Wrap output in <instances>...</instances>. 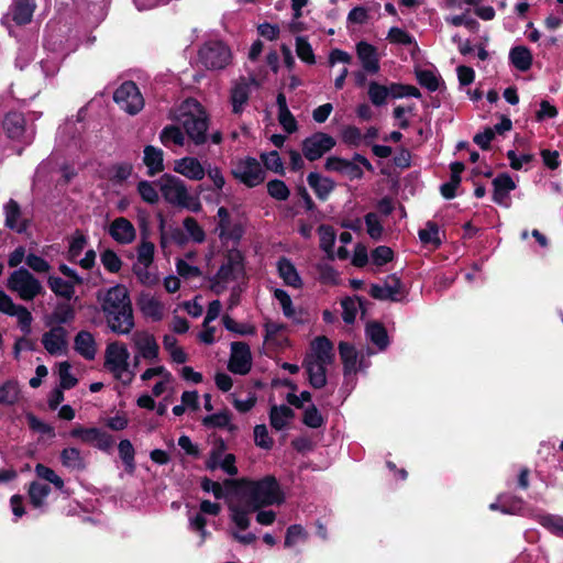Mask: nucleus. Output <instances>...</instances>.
<instances>
[{"label": "nucleus", "mask_w": 563, "mask_h": 563, "mask_svg": "<svg viewBox=\"0 0 563 563\" xmlns=\"http://www.w3.org/2000/svg\"><path fill=\"white\" fill-rule=\"evenodd\" d=\"M227 485L234 487V497L229 501L230 518L236 528L245 530L250 527L249 515L263 507L280 505L285 496L273 476H265L260 481L241 478L227 481Z\"/></svg>", "instance_id": "1"}, {"label": "nucleus", "mask_w": 563, "mask_h": 563, "mask_svg": "<svg viewBox=\"0 0 563 563\" xmlns=\"http://www.w3.org/2000/svg\"><path fill=\"white\" fill-rule=\"evenodd\" d=\"M97 300L112 332L124 335L133 330L135 324L132 302L124 285L118 284L98 290Z\"/></svg>", "instance_id": "2"}, {"label": "nucleus", "mask_w": 563, "mask_h": 563, "mask_svg": "<svg viewBox=\"0 0 563 563\" xmlns=\"http://www.w3.org/2000/svg\"><path fill=\"white\" fill-rule=\"evenodd\" d=\"M178 121L195 144L200 145L206 142L208 118L199 102L192 99L186 100L179 109Z\"/></svg>", "instance_id": "3"}, {"label": "nucleus", "mask_w": 563, "mask_h": 563, "mask_svg": "<svg viewBox=\"0 0 563 563\" xmlns=\"http://www.w3.org/2000/svg\"><path fill=\"white\" fill-rule=\"evenodd\" d=\"M243 279V257L239 251L231 250L225 255V260L217 274L212 277L210 288L216 295H220L232 287H238L236 285Z\"/></svg>", "instance_id": "4"}, {"label": "nucleus", "mask_w": 563, "mask_h": 563, "mask_svg": "<svg viewBox=\"0 0 563 563\" xmlns=\"http://www.w3.org/2000/svg\"><path fill=\"white\" fill-rule=\"evenodd\" d=\"M158 185L162 196L168 203L192 212H199L202 209L199 198L190 195L185 181L180 178L165 174L161 177Z\"/></svg>", "instance_id": "5"}, {"label": "nucleus", "mask_w": 563, "mask_h": 563, "mask_svg": "<svg viewBox=\"0 0 563 563\" xmlns=\"http://www.w3.org/2000/svg\"><path fill=\"white\" fill-rule=\"evenodd\" d=\"M129 358L130 352L124 343L114 341L107 345L104 351V368L123 386H129L134 378V372L130 368Z\"/></svg>", "instance_id": "6"}, {"label": "nucleus", "mask_w": 563, "mask_h": 563, "mask_svg": "<svg viewBox=\"0 0 563 563\" xmlns=\"http://www.w3.org/2000/svg\"><path fill=\"white\" fill-rule=\"evenodd\" d=\"M7 289L23 301H32L44 292L42 283L26 268L13 271L5 283Z\"/></svg>", "instance_id": "7"}, {"label": "nucleus", "mask_w": 563, "mask_h": 563, "mask_svg": "<svg viewBox=\"0 0 563 563\" xmlns=\"http://www.w3.org/2000/svg\"><path fill=\"white\" fill-rule=\"evenodd\" d=\"M155 245L142 239L136 250V261L132 265L133 274L144 286H154L158 283V275L153 268Z\"/></svg>", "instance_id": "8"}, {"label": "nucleus", "mask_w": 563, "mask_h": 563, "mask_svg": "<svg viewBox=\"0 0 563 563\" xmlns=\"http://www.w3.org/2000/svg\"><path fill=\"white\" fill-rule=\"evenodd\" d=\"M131 344L134 350V366H137L141 360L154 364L159 358V345L153 333L147 330H137L131 335Z\"/></svg>", "instance_id": "9"}, {"label": "nucleus", "mask_w": 563, "mask_h": 563, "mask_svg": "<svg viewBox=\"0 0 563 563\" xmlns=\"http://www.w3.org/2000/svg\"><path fill=\"white\" fill-rule=\"evenodd\" d=\"M114 102L126 113L134 115L144 108V98L133 81L123 82L113 95Z\"/></svg>", "instance_id": "10"}, {"label": "nucleus", "mask_w": 563, "mask_h": 563, "mask_svg": "<svg viewBox=\"0 0 563 563\" xmlns=\"http://www.w3.org/2000/svg\"><path fill=\"white\" fill-rule=\"evenodd\" d=\"M201 63L209 69H223L232 58L231 51L222 42H209L199 52Z\"/></svg>", "instance_id": "11"}, {"label": "nucleus", "mask_w": 563, "mask_h": 563, "mask_svg": "<svg viewBox=\"0 0 563 563\" xmlns=\"http://www.w3.org/2000/svg\"><path fill=\"white\" fill-rule=\"evenodd\" d=\"M0 312L15 317L18 327L25 335L32 331L33 317L29 309L22 305L15 303L13 299L3 290H0Z\"/></svg>", "instance_id": "12"}, {"label": "nucleus", "mask_w": 563, "mask_h": 563, "mask_svg": "<svg viewBox=\"0 0 563 563\" xmlns=\"http://www.w3.org/2000/svg\"><path fill=\"white\" fill-rule=\"evenodd\" d=\"M233 176L249 187H255L264 181L265 175L261 164L255 158H244L235 163Z\"/></svg>", "instance_id": "13"}, {"label": "nucleus", "mask_w": 563, "mask_h": 563, "mask_svg": "<svg viewBox=\"0 0 563 563\" xmlns=\"http://www.w3.org/2000/svg\"><path fill=\"white\" fill-rule=\"evenodd\" d=\"M70 437L79 440L82 443L95 445L100 450H109L113 444V439L110 434L98 428H85L76 426L70 431Z\"/></svg>", "instance_id": "14"}, {"label": "nucleus", "mask_w": 563, "mask_h": 563, "mask_svg": "<svg viewBox=\"0 0 563 563\" xmlns=\"http://www.w3.org/2000/svg\"><path fill=\"white\" fill-rule=\"evenodd\" d=\"M335 145L332 136L325 133H314L302 142V152L307 159L316 161Z\"/></svg>", "instance_id": "15"}, {"label": "nucleus", "mask_w": 563, "mask_h": 563, "mask_svg": "<svg viewBox=\"0 0 563 563\" xmlns=\"http://www.w3.org/2000/svg\"><path fill=\"white\" fill-rule=\"evenodd\" d=\"M251 86L260 87V81L255 77L240 78L231 88V104L234 113H241L247 104Z\"/></svg>", "instance_id": "16"}, {"label": "nucleus", "mask_w": 563, "mask_h": 563, "mask_svg": "<svg viewBox=\"0 0 563 563\" xmlns=\"http://www.w3.org/2000/svg\"><path fill=\"white\" fill-rule=\"evenodd\" d=\"M252 365L250 347L243 342H233L231 344V357L229 369L235 374L244 375L249 373Z\"/></svg>", "instance_id": "17"}, {"label": "nucleus", "mask_w": 563, "mask_h": 563, "mask_svg": "<svg viewBox=\"0 0 563 563\" xmlns=\"http://www.w3.org/2000/svg\"><path fill=\"white\" fill-rule=\"evenodd\" d=\"M173 169L175 173L194 181L202 180L206 176V167L195 156H185L174 161Z\"/></svg>", "instance_id": "18"}, {"label": "nucleus", "mask_w": 563, "mask_h": 563, "mask_svg": "<svg viewBox=\"0 0 563 563\" xmlns=\"http://www.w3.org/2000/svg\"><path fill=\"white\" fill-rule=\"evenodd\" d=\"M4 225L16 233H24L29 228V219L22 213L20 205L10 199L3 207Z\"/></svg>", "instance_id": "19"}, {"label": "nucleus", "mask_w": 563, "mask_h": 563, "mask_svg": "<svg viewBox=\"0 0 563 563\" xmlns=\"http://www.w3.org/2000/svg\"><path fill=\"white\" fill-rule=\"evenodd\" d=\"M110 236L122 245L131 244L136 238V230L133 223L126 218H115L108 230Z\"/></svg>", "instance_id": "20"}, {"label": "nucleus", "mask_w": 563, "mask_h": 563, "mask_svg": "<svg viewBox=\"0 0 563 563\" xmlns=\"http://www.w3.org/2000/svg\"><path fill=\"white\" fill-rule=\"evenodd\" d=\"M369 294L375 299L379 300H398L402 294V286L396 276H389L383 284H375L371 286Z\"/></svg>", "instance_id": "21"}, {"label": "nucleus", "mask_w": 563, "mask_h": 563, "mask_svg": "<svg viewBox=\"0 0 563 563\" xmlns=\"http://www.w3.org/2000/svg\"><path fill=\"white\" fill-rule=\"evenodd\" d=\"M67 332L63 327H54L43 334L42 343L52 355H62L67 350Z\"/></svg>", "instance_id": "22"}, {"label": "nucleus", "mask_w": 563, "mask_h": 563, "mask_svg": "<svg viewBox=\"0 0 563 563\" xmlns=\"http://www.w3.org/2000/svg\"><path fill=\"white\" fill-rule=\"evenodd\" d=\"M333 346L325 336L316 338L310 345V351L305 360L331 364L333 361Z\"/></svg>", "instance_id": "23"}, {"label": "nucleus", "mask_w": 563, "mask_h": 563, "mask_svg": "<svg viewBox=\"0 0 563 563\" xmlns=\"http://www.w3.org/2000/svg\"><path fill=\"white\" fill-rule=\"evenodd\" d=\"M141 312L153 321H159L165 313L164 303L152 295L143 294L137 301Z\"/></svg>", "instance_id": "24"}, {"label": "nucleus", "mask_w": 563, "mask_h": 563, "mask_svg": "<svg viewBox=\"0 0 563 563\" xmlns=\"http://www.w3.org/2000/svg\"><path fill=\"white\" fill-rule=\"evenodd\" d=\"M357 57L365 71L376 74L379 70V62L376 48L366 42H360L356 45Z\"/></svg>", "instance_id": "25"}, {"label": "nucleus", "mask_w": 563, "mask_h": 563, "mask_svg": "<svg viewBox=\"0 0 563 563\" xmlns=\"http://www.w3.org/2000/svg\"><path fill=\"white\" fill-rule=\"evenodd\" d=\"M3 130L8 137L12 140H22L26 132L25 119L22 113L9 112L3 120Z\"/></svg>", "instance_id": "26"}, {"label": "nucleus", "mask_w": 563, "mask_h": 563, "mask_svg": "<svg viewBox=\"0 0 563 563\" xmlns=\"http://www.w3.org/2000/svg\"><path fill=\"white\" fill-rule=\"evenodd\" d=\"M143 163L148 176H155L164 170V153L161 148L147 145L143 151Z\"/></svg>", "instance_id": "27"}, {"label": "nucleus", "mask_w": 563, "mask_h": 563, "mask_svg": "<svg viewBox=\"0 0 563 563\" xmlns=\"http://www.w3.org/2000/svg\"><path fill=\"white\" fill-rule=\"evenodd\" d=\"M277 271L279 277L284 280L287 286L294 288H300L302 280L295 267V265L286 257L280 258L277 262Z\"/></svg>", "instance_id": "28"}, {"label": "nucleus", "mask_w": 563, "mask_h": 563, "mask_svg": "<svg viewBox=\"0 0 563 563\" xmlns=\"http://www.w3.org/2000/svg\"><path fill=\"white\" fill-rule=\"evenodd\" d=\"M494 185V195L493 199L498 205H505L506 200L508 198V195L511 190L516 188L515 181L511 179V177L507 174L499 175L496 177L493 181Z\"/></svg>", "instance_id": "29"}, {"label": "nucleus", "mask_w": 563, "mask_h": 563, "mask_svg": "<svg viewBox=\"0 0 563 563\" xmlns=\"http://www.w3.org/2000/svg\"><path fill=\"white\" fill-rule=\"evenodd\" d=\"M22 397L20 384L15 379H8L0 384V405L14 406Z\"/></svg>", "instance_id": "30"}, {"label": "nucleus", "mask_w": 563, "mask_h": 563, "mask_svg": "<svg viewBox=\"0 0 563 563\" xmlns=\"http://www.w3.org/2000/svg\"><path fill=\"white\" fill-rule=\"evenodd\" d=\"M329 364L316 361H303V366L308 373L309 382L314 388H322L327 384L325 369Z\"/></svg>", "instance_id": "31"}, {"label": "nucleus", "mask_w": 563, "mask_h": 563, "mask_svg": "<svg viewBox=\"0 0 563 563\" xmlns=\"http://www.w3.org/2000/svg\"><path fill=\"white\" fill-rule=\"evenodd\" d=\"M35 8V0H14L12 19L18 24H26L31 22Z\"/></svg>", "instance_id": "32"}, {"label": "nucleus", "mask_w": 563, "mask_h": 563, "mask_svg": "<svg viewBox=\"0 0 563 563\" xmlns=\"http://www.w3.org/2000/svg\"><path fill=\"white\" fill-rule=\"evenodd\" d=\"M75 349L87 360H93L97 353L96 342L91 333L82 331L75 338Z\"/></svg>", "instance_id": "33"}, {"label": "nucleus", "mask_w": 563, "mask_h": 563, "mask_svg": "<svg viewBox=\"0 0 563 563\" xmlns=\"http://www.w3.org/2000/svg\"><path fill=\"white\" fill-rule=\"evenodd\" d=\"M294 417V411L289 407L282 405V406H273L271 408L269 412V421L271 426L279 431L283 430L289 421Z\"/></svg>", "instance_id": "34"}, {"label": "nucleus", "mask_w": 563, "mask_h": 563, "mask_svg": "<svg viewBox=\"0 0 563 563\" xmlns=\"http://www.w3.org/2000/svg\"><path fill=\"white\" fill-rule=\"evenodd\" d=\"M309 186L320 199H325L334 188V183L317 173H310L307 177Z\"/></svg>", "instance_id": "35"}, {"label": "nucleus", "mask_w": 563, "mask_h": 563, "mask_svg": "<svg viewBox=\"0 0 563 563\" xmlns=\"http://www.w3.org/2000/svg\"><path fill=\"white\" fill-rule=\"evenodd\" d=\"M62 464L74 471H82L86 468L85 459L80 451L76 448H66L60 452Z\"/></svg>", "instance_id": "36"}, {"label": "nucleus", "mask_w": 563, "mask_h": 563, "mask_svg": "<svg viewBox=\"0 0 563 563\" xmlns=\"http://www.w3.org/2000/svg\"><path fill=\"white\" fill-rule=\"evenodd\" d=\"M450 181L441 186V194L444 198L451 199L455 196V190L461 183V173L464 170V165L460 162L452 163Z\"/></svg>", "instance_id": "37"}, {"label": "nucleus", "mask_w": 563, "mask_h": 563, "mask_svg": "<svg viewBox=\"0 0 563 563\" xmlns=\"http://www.w3.org/2000/svg\"><path fill=\"white\" fill-rule=\"evenodd\" d=\"M49 289L58 297L64 299H71L75 295V284L69 280H64L60 277L51 276L47 280Z\"/></svg>", "instance_id": "38"}, {"label": "nucleus", "mask_w": 563, "mask_h": 563, "mask_svg": "<svg viewBox=\"0 0 563 563\" xmlns=\"http://www.w3.org/2000/svg\"><path fill=\"white\" fill-rule=\"evenodd\" d=\"M509 57L512 65L521 71H526L531 67L532 55L530 51L525 46L514 47L510 51Z\"/></svg>", "instance_id": "39"}, {"label": "nucleus", "mask_w": 563, "mask_h": 563, "mask_svg": "<svg viewBox=\"0 0 563 563\" xmlns=\"http://www.w3.org/2000/svg\"><path fill=\"white\" fill-rule=\"evenodd\" d=\"M366 336L380 351L385 350L388 344V335L386 329L379 323H369L366 327Z\"/></svg>", "instance_id": "40"}, {"label": "nucleus", "mask_w": 563, "mask_h": 563, "mask_svg": "<svg viewBox=\"0 0 563 563\" xmlns=\"http://www.w3.org/2000/svg\"><path fill=\"white\" fill-rule=\"evenodd\" d=\"M339 352L341 360L344 364V369L346 373L356 372L357 369V353L355 349L345 342H341L339 344Z\"/></svg>", "instance_id": "41"}, {"label": "nucleus", "mask_w": 563, "mask_h": 563, "mask_svg": "<svg viewBox=\"0 0 563 563\" xmlns=\"http://www.w3.org/2000/svg\"><path fill=\"white\" fill-rule=\"evenodd\" d=\"M318 233L320 235V247L327 253L328 257L333 260L334 252L333 245L335 242V232L330 225H320L318 228Z\"/></svg>", "instance_id": "42"}, {"label": "nucleus", "mask_w": 563, "mask_h": 563, "mask_svg": "<svg viewBox=\"0 0 563 563\" xmlns=\"http://www.w3.org/2000/svg\"><path fill=\"white\" fill-rule=\"evenodd\" d=\"M51 493V488L37 482H33L29 488V497L34 507H41L44 504V500Z\"/></svg>", "instance_id": "43"}, {"label": "nucleus", "mask_w": 563, "mask_h": 563, "mask_svg": "<svg viewBox=\"0 0 563 563\" xmlns=\"http://www.w3.org/2000/svg\"><path fill=\"white\" fill-rule=\"evenodd\" d=\"M159 139L164 145L170 143L183 146L185 144V135L181 130L175 125H168L163 129Z\"/></svg>", "instance_id": "44"}, {"label": "nucleus", "mask_w": 563, "mask_h": 563, "mask_svg": "<svg viewBox=\"0 0 563 563\" xmlns=\"http://www.w3.org/2000/svg\"><path fill=\"white\" fill-rule=\"evenodd\" d=\"M388 96H389L388 87L379 85L376 81L369 82L368 97L373 104H375V106L385 104Z\"/></svg>", "instance_id": "45"}, {"label": "nucleus", "mask_w": 563, "mask_h": 563, "mask_svg": "<svg viewBox=\"0 0 563 563\" xmlns=\"http://www.w3.org/2000/svg\"><path fill=\"white\" fill-rule=\"evenodd\" d=\"M341 306L343 309V312H342L343 320L346 323H352V322H354V320L356 318V314L358 312V309L362 306V302H361V299L357 297L345 298L342 300Z\"/></svg>", "instance_id": "46"}, {"label": "nucleus", "mask_w": 563, "mask_h": 563, "mask_svg": "<svg viewBox=\"0 0 563 563\" xmlns=\"http://www.w3.org/2000/svg\"><path fill=\"white\" fill-rule=\"evenodd\" d=\"M184 228L188 234V236L196 243H201L206 239V233L203 229L199 225L196 219L191 217H187L184 219Z\"/></svg>", "instance_id": "47"}, {"label": "nucleus", "mask_w": 563, "mask_h": 563, "mask_svg": "<svg viewBox=\"0 0 563 563\" xmlns=\"http://www.w3.org/2000/svg\"><path fill=\"white\" fill-rule=\"evenodd\" d=\"M103 267L110 273H118L122 267V261L112 250H104L100 255Z\"/></svg>", "instance_id": "48"}, {"label": "nucleus", "mask_w": 563, "mask_h": 563, "mask_svg": "<svg viewBox=\"0 0 563 563\" xmlns=\"http://www.w3.org/2000/svg\"><path fill=\"white\" fill-rule=\"evenodd\" d=\"M419 238L422 243L431 244L438 247L441 244L439 238V228L433 223H427L426 228L419 231Z\"/></svg>", "instance_id": "49"}, {"label": "nucleus", "mask_w": 563, "mask_h": 563, "mask_svg": "<svg viewBox=\"0 0 563 563\" xmlns=\"http://www.w3.org/2000/svg\"><path fill=\"white\" fill-rule=\"evenodd\" d=\"M71 366L68 362H62L58 366V376L62 389L73 388L77 384V378L71 374Z\"/></svg>", "instance_id": "50"}, {"label": "nucleus", "mask_w": 563, "mask_h": 563, "mask_svg": "<svg viewBox=\"0 0 563 563\" xmlns=\"http://www.w3.org/2000/svg\"><path fill=\"white\" fill-rule=\"evenodd\" d=\"M274 297L280 305L286 318H294L296 312L290 296L283 289H274Z\"/></svg>", "instance_id": "51"}, {"label": "nucleus", "mask_w": 563, "mask_h": 563, "mask_svg": "<svg viewBox=\"0 0 563 563\" xmlns=\"http://www.w3.org/2000/svg\"><path fill=\"white\" fill-rule=\"evenodd\" d=\"M75 317L73 308L68 305H59L51 316L52 323L63 324L70 322Z\"/></svg>", "instance_id": "52"}, {"label": "nucleus", "mask_w": 563, "mask_h": 563, "mask_svg": "<svg viewBox=\"0 0 563 563\" xmlns=\"http://www.w3.org/2000/svg\"><path fill=\"white\" fill-rule=\"evenodd\" d=\"M307 539V532L300 525H292L287 529L285 538V547L291 548L299 541Z\"/></svg>", "instance_id": "53"}, {"label": "nucleus", "mask_w": 563, "mask_h": 563, "mask_svg": "<svg viewBox=\"0 0 563 563\" xmlns=\"http://www.w3.org/2000/svg\"><path fill=\"white\" fill-rule=\"evenodd\" d=\"M119 454L130 472L134 470V448L129 440L119 443Z\"/></svg>", "instance_id": "54"}, {"label": "nucleus", "mask_w": 563, "mask_h": 563, "mask_svg": "<svg viewBox=\"0 0 563 563\" xmlns=\"http://www.w3.org/2000/svg\"><path fill=\"white\" fill-rule=\"evenodd\" d=\"M267 191L272 198L277 200H286L290 195L286 184L278 179L268 181Z\"/></svg>", "instance_id": "55"}, {"label": "nucleus", "mask_w": 563, "mask_h": 563, "mask_svg": "<svg viewBox=\"0 0 563 563\" xmlns=\"http://www.w3.org/2000/svg\"><path fill=\"white\" fill-rule=\"evenodd\" d=\"M219 238L224 241H233L236 242L241 239L243 234V229L240 224H233L230 222L225 225V228H217Z\"/></svg>", "instance_id": "56"}, {"label": "nucleus", "mask_w": 563, "mask_h": 563, "mask_svg": "<svg viewBox=\"0 0 563 563\" xmlns=\"http://www.w3.org/2000/svg\"><path fill=\"white\" fill-rule=\"evenodd\" d=\"M35 472L41 478L52 483L56 488L62 489L64 487V481L52 468L37 464Z\"/></svg>", "instance_id": "57"}, {"label": "nucleus", "mask_w": 563, "mask_h": 563, "mask_svg": "<svg viewBox=\"0 0 563 563\" xmlns=\"http://www.w3.org/2000/svg\"><path fill=\"white\" fill-rule=\"evenodd\" d=\"M228 453L225 452L224 444L221 442L212 448V450L209 452V455L206 461V467L210 471H214L218 468L219 464L221 463V460L223 456H225Z\"/></svg>", "instance_id": "58"}, {"label": "nucleus", "mask_w": 563, "mask_h": 563, "mask_svg": "<svg viewBox=\"0 0 563 563\" xmlns=\"http://www.w3.org/2000/svg\"><path fill=\"white\" fill-rule=\"evenodd\" d=\"M296 53L305 63L313 64L316 62L311 45L303 37H297Z\"/></svg>", "instance_id": "59"}, {"label": "nucleus", "mask_w": 563, "mask_h": 563, "mask_svg": "<svg viewBox=\"0 0 563 563\" xmlns=\"http://www.w3.org/2000/svg\"><path fill=\"white\" fill-rule=\"evenodd\" d=\"M176 269L178 275L185 279L197 278L201 275V272L197 266L191 265L181 258L177 260Z\"/></svg>", "instance_id": "60"}, {"label": "nucleus", "mask_w": 563, "mask_h": 563, "mask_svg": "<svg viewBox=\"0 0 563 563\" xmlns=\"http://www.w3.org/2000/svg\"><path fill=\"white\" fill-rule=\"evenodd\" d=\"M223 325L231 332L247 335L254 334L255 328L253 325L239 324L229 314L222 317Z\"/></svg>", "instance_id": "61"}, {"label": "nucleus", "mask_w": 563, "mask_h": 563, "mask_svg": "<svg viewBox=\"0 0 563 563\" xmlns=\"http://www.w3.org/2000/svg\"><path fill=\"white\" fill-rule=\"evenodd\" d=\"M254 441L255 444L262 449H271L273 446V440L268 435V430L265 424H257L254 428Z\"/></svg>", "instance_id": "62"}, {"label": "nucleus", "mask_w": 563, "mask_h": 563, "mask_svg": "<svg viewBox=\"0 0 563 563\" xmlns=\"http://www.w3.org/2000/svg\"><path fill=\"white\" fill-rule=\"evenodd\" d=\"M137 191L142 199L148 203H156L158 201V194L150 181H140L137 185Z\"/></svg>", "instance_id": "63"}, {"label": "nucleus", "mask_w": 563, "mask_h": 563, "mask_svg": "<svg viewBox=\"0 0 563 563\" xmlns=\"http://www.w3.org/2000/svg\"><path fill=\"white\" fill-rule=\"evenodd\" d=\"M170 373L164 365H159L154 363L153 366L147 367L141 375L140 379L143 383H147L154 378L159 379L161 377H166V375Z\"/></svg>", "instance_id": "64"}]
</instances>
